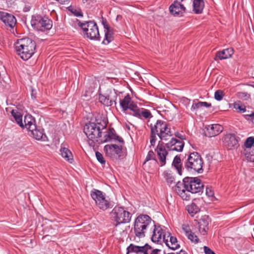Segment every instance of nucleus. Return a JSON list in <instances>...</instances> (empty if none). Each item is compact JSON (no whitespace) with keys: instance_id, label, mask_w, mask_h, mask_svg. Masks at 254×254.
Segmentation results:
<instances>
[{"instance_id":"1","label":"nucleus","mask_w":254,"mask_h":254,"mask_svg":"<svg viewBox=\"0 0 254 254\" xmlns=\"http://www.w3.org/2000/svg\"><path fill=\"white\" fill-rule=\"evenodd\" d=\"M204 185L201 181L197 178L186 177L183 182H178L175 191L184 200H189L190 193L201 194L203 192Z\"/></svg>"},{"instance_id":"2","label":"nucleus","mask_w":254,"mask_h":254,"mask_svg":"<svg viewBox=\"0 0 254 254\" xmlns=\"http://www.w3.org/2000/svg\"><path fill=\"white\" fill-rule=\"evenodd\" d=\"M36 48L35 42L29 38L20 39L15 46L17 54L24 61L28 60L34 55Z\"/></svg>"},{"instance_id":"3","label":"nucleus","mask_w":254,"mask_h":254,"mask_svg":"<svg viewBox=\"0 0 254 254\" xmlns=\"http://www.w3.org/2000/svg\"><path fill=\"white\" fill-rule=\"evenodd\" d=\"M106 124L104 123H89L86 124L84 127V132L88 138V143L90 146L94 147L96 145L98 139L102 134V130L106 129Z\"/></svg>"},{"instance_id":"4","label":"nucleus","mask_w":254,"mask_h":254,"mask_svg":"<svg viewBox=\"0 0 254 254\" xmlns=\"http://www.w3.org/2000/svg\"><path fill=\"white\" fill-rule=\"evenodd\" d=\"M154 226V221L147 215L138 216L135 220L134 231L136 236L142 238L145 236L146 231Z\"/></svg>"},{"instance_id":"5","label":"nucleus","mask_w":254,"mask_h":254,"mask_svg":"<svg viewBox=\"0 0 254 254\" xmlns=\"http://www.w3.org/2000/svg\"><path fill=\"white\" fill-rule=\"evenodd\" d=\"M203 165V160L200 154L196 152L191 153L185 161V167L188 171H194L198 173H202Z\"/></svg>"},{"instance_id":"6","label":"nucleus","mask_w":254,"mask_h":254,"mask_svg":"<svg viewBox=\"0 0 254 254\" xmlns=\"http://www.w3.org/2000/svg\"><path fill=\"white\" fill-rule=\"evenodd\" d=\"M111 216L115 226L129 222L131 218V214L122 207H115L111 212Z\"/></svg>"},{"instance_id":"7","label":"nucleus","mask_w":254,"mask_h":254,"mask_svg":"<svg viewBox=\"0 0 254 254\" xmlns=\"http://www.w3.org/2000/svg\"><path fill=\"white\" fill-rule=\"evenodd\" d=\"M31 25L34 29L43 31L51 29L53 26V22L47 17L38 18L32 20Z\"/></svg>"},{"instance_id":"8","label":"nucleus","mask_w":254,"mask_h":254,"mask_svg":"<svg viewBox=\"0 0 254 254\" xmlns=\"http://www.w3.org/2000/svg\"><path fill=\"white\" fill-rule=\"evenodd\" d=\"M107 144L104 147L106 155L112 158L117 159L121 156L123 150V144Z\"/></svg>"},{"instance_id":"9","label":"nucleus","mask_w":254,"mask_h":254,"mask_svg":"<svg viewBox=\"0 0 254 254\" xmlns=\"http://www.w3.org/2000/svg\"><path fill=\"white\" fill-rule=\"evenodd\" d=\"M115 130L113 128L110 129L107 132H105L104 136H102V134L99 136L98 141L96 143V145L106 142L110 141L112 140L117 141L121 144H124V140L123 139L114 133Z\"/></svg>"},{"instance_id":"10","label":"nucleus","mask_w":254,"mask_h":254,"mask_svg":"<svg viewBox=\"0 0 254 254\" xmlns=\"http://www.w3.org/2000/svg\"><path fill=\"white\" fill-rule=\"evenodd\" d=\"M239 137L234 133H227L222 140L225 146L229 150H233L239 146Z\"/></svg>"},{"instance_id":"11","label":"nucleus","mask_w":254,"mask_h":254,"mask_svg":"<svg viewBox=\"0 0 254 254\" xmlns=\"http://www.w3.org/2000/svg\"><path fill=\"white\" fill-rule=\"evenodd\" d=\"M152 227L154 228L151 235V241L153 243L161 244L164 240V237L167 235V233L160 225L157 226L154 224V226H153Z\"/></svg>"},{"instance_id":"12","label":"nucleus","mask_w":254,"mask_h":254,"mask_svg":"<svg viewBox=\"0 0 254 254\" xmlns=\"http://www.w3.org/2000/svg\"><path fill=\"white\" fill-rule=\"evenodd\" d=\"M117 94L115 92H110L108 95H100L99 100L100 103L107 106L116 105Z\"/></svg>"},{"instance_id":"13","label":"nucleus","mask_w":254,"mask_h":254,"mask_svg":"<svg viewBox=\"0 0 254 254\" xmlns=\"http://www.w3.org/2000/svg\"><path fill=\"white\" fill-rule=\"evenodd\" d=\"M120 104L123 111H126L129 109L132 112V113H134L137 107V105L132 101L128 94L126 95L124 99H120Z\"/></svg>"},{"instance_id":"14","label":"nucleus","mask_w":254,"mask_h":254,"mask_svg":"<svg viewBox=\"0 0 254 254\" xmlns=\"http://www.w3.org/2000/svg\"><path fill=\"white\" fill-rule=\"evenodd\" d=\"M205 128V135L208 137L215 136L223 130V127L219 124L208 125Z\"/></svg>"},{"instance_id":"15","label":"nucleus","mask_w":254,"mask_h":254,"mask_svg":"<svg viewBox=\"0 0 254 254\" xmlns=\"http://www.w3.org/2000/svg\"><path fill=\"white\" fill-rule=\"evenodd\" d=\"M166 146L170 151H182L184 146V142L175 138H172L171 140L166 144Z\"/></svg>"},{"instance_id":"16","label":"nucleus","mask_w":254,"mask_h":254,"mask_svg":"<svg viewBox=\"0 0 254 254\" xmlns=\"http://www.w3.org/2000/svg\"><path fill=\"white\" fill-rule=\"evenodd\" d=\"M0 19L6 26L11 28H13L16 23V20L13 15L3 12L0 13Z\"/></svg>"},{"instance_id":"17","label":"nucleus","mask_w":254,"mask_h":254,"mask_svg":"<svg viewBox=\"0 0 254 254\" xmlns=\"http://www.w3.org/2000/svg\"><path fill=\"white\" fill-rule=\"evenodd\" d=\"M166 245L172 250H176L180 247L177 239L175 237L171 235L170 233H167L165 237H164L163 241Z\"/></svg>"},{"instance_id":"18","label":"nucleus","mask_w":254,"mask_h":254,"mask_svg":"<svg viewBox=\"0 0 254 254\" xmlns=\"http://www.w3.org/2000/svg\"><path fill=\"white\" fill-rule=\"evenodd\" d=\"M156 150L159 157L160 166L165 165L166 163V156L168 154L167 151L162 144L158 145Z\"/></svg>"},{"instance_id":"19","label":"nucleus","mask_w":254,"mask_h":254,"mask_svg":"<svg viewBox=\"0 0 254 254\" xmlns=\"http://www.w3.org/2000/svg\"><path fill=\"white\" fill-rule=\"evenodd\" d=\"M170 13L174 16L179 15L180 13L185 11L186 8L180 2L175 1L169 7Z\"/></svg>"},{"instance_id":"20","label":"nucleus","mask_w":254,"mask_h":254,"mask_svg":"<svg viewBox=\"0 0 254 254\" xmlns=\"http://www.w3.org/2000/svg\"><path fill=\"white\" fill-rule=\"evenodd\" d=\"M91 196L92 198L95 200L96 205L99 208H105L106 205L105 204H102L101 202H99L100 199L101 197H104V193L102 191L96 189H93L91 191Z\"/></svg>"},{"instance_id":"21","label":"nucleus","mask_w":254,"mask_h":254,"mask_svg":"<svg viewBox=\"0 0 254 254\" xmlns=\"http://www.w3.org/2000/svg\"><path fill=\"white\" fill-rule=\"evenodd\" d=\"M79 26L84 32L89 30L92 32H99L97 24L94 21H89L84 23L79 22Z\"/></svg>"},{"instance_id":"22","label":"nucleus","mask_w":254,"mask_h":254,"mask_svg":"<svg viewBox=\"0 0 254 254\" xmlns=\"http://www.w3.org/2000/svg\"><path fill=\"white\" fill-rule=\"evenodd\" d=\"M234 53V50L232 48H227L218 52L216 54L214 60L217 61L218 60H224L230 58Z\"/></svg>"},{"instance_id":"23","label":"nucleus","mask_w":254,"mask_h":254,"mask_svg":"<svg viewBox=\"0 0 254 254\" xmlns=\"http://www.w3.org/2000/svg\"><path fill=\"white\" fill-rule=\"evenodd\" d=\"M131 114L140 119H141L142 117L145 119H148L152 117L150 112L148 110L143 108H139L138 107L134 111V113H131Z\"/></svg>"},{"instance_id":"24","label":"nucleus","mask_w":254,"mask_h":254,"mask_svg":"<svg viewBox=\"0 0 254 254\" xmlns=\"http://www.w3.org/2000/svg\"><path fill=\"white\" fill-rule=\"evenodd\" d=\"M167 124H168L165 121L157 120L154 126H152V125H151V133H154L157 135V134L160 132V131L162 130V129H165Z\"/></svg>"},{"instance_id":"25","label":"nucleus","mask_w":254,"mask_h":254,"mask_svg":"<svg viewBox=\"0 0 254 254\" xmlns=\"http://www.w3.org/2000/svg\"><path fill=\"white\" fill-rule=\"evenodd\" d=\"M35 119L29 115L25 116L24 120V127H25L29 131L36 128Z\"/></svg>"},{"instance_id":"26","label":"nucleus","mask_w":254,"mask_h":254,"mask_svg":"<svg viewBox=\"0 0 254 254\" xmlns=\"http://www.w3.org/2000/svg\"><path fill=\"white\" fill-rule=\"evenodd\" d=\"M209 219L208 216H204L201 218L198 222L199 230L200 233L204 235L208 230Z\"/></svg>"},{"instance_id":"27","label":"nucleus","mask_w":254,"mask_h":254,"mask_svg":"<svg viewBox=\"0 0 254 254\" xmlns=\"http://www.w3.org/2000/svg\"><path fill=\"white\" fill-rule=\"evenodd\" d=\"M204 6L203 0H193V11L195 13L200 14L202 12Z\"/></svg>"},{"instance_id":"28","label":"nucleus","mask_w":254,"mask_h":254,"mask_svg":"<svg viewBox=\"0 0 254 254\" xmlns=\"http://www.w3.org/2000/svg\"><path fill=\"white\" fill-rule=\"evenodd\" d=\"M150 249L151 247L147 244L143 246H138L134 245L133 251L137 253V254H149Z\"/></svg>"},{"instance_id":"29","label":"nucleus","mask_w":254,"mask_h":254,"mask_svg":"<svg viewBox=\"0 0 254 254\" xmlns=\"http://www.w3.org/2000/svg\"><path fill=\"white\" fill-rule=\"evenodd\" d=\"M172 135L173 134L171 131V129L168 127V124L166 125L165 129H162V130L160 131L157 134V135L161 140H167L172 136Z\"/></svg>"},{"instance_id":"30","label":"nucleus","mask_w":254,"mask_h":254,"mask_svg":"<svg viewBox=\"0 0 254 254\" xmlns=\"http://www.w3.org/2000/svg\"><path fill=\"white\" fill-rule=\"evenodd\" d=\"M61 154L66 161L71 163L73 161V156L71 151L66 147H62L60 149Z\"/></svg>"},{"instance_id":"31","label":"nucleus","mask_w":254,"mask_h":254,"mask_svg":"<svg viewBox=\"0 0 254 254\" xmlns=\"http://www.w3.org/2000/svg\"><path fill=\"white\" fill-rule=\"evenodd\" d=\"M172 165L177 171V172L180 175H182L183 173L182 164L181 163V160L180 156H176L173 161Z\"/></svg>"},{"instance_id":"32","label":"nucleus","mask_w":254,"mask_h":254,"mask_svg":"<svg viewBox=\"0 0 254 254\" xmlns=\"http://www.w3.org/2000/svg\"><path fill=\"white\" fill-rule=\"evenodd\" d=\"M151 160H153L155 164L157 163V160L155 159V154L154 152L152 150H150L148 152L146 157L145 160L143 164V167L144 169H147L149 168L148 162L149 161Z\"/></svg>"},{"instance_id":"33","label":"nucleus","mask_w":254,"mask_h":254,"mask_svg":"<svg viewBox=\"0 0 254 254\" xmlns=\"http://www.w3.org/2000/svg\"><path fill=\"white\" fill-rule=\"evenodd\" d=\"M11 115L14 117L16 123L22 127H24V124L22 122V116L20 113L15 110H12Z\"/></svg>"},{"instance_id":"34","label":"nucleus","mask_w":254,"mask_h":254,"mask_svg":"<svg viewBox=\"0 0 254 254\" xmlns=\"http://www.w3.org/2000/svg\"><path fill=\"white\" fill-rule=\"evenodd\" d=\"M31 132V134L37 140H41L43 139L44 133L43 131L38 129L36 126V128L34 129H31L29 131Z\"/></svg>"},{"instance_id":"35","label":"nucleus","mask_w":254,"mask_h":254,"mask_svg":"<svg viewBox=\"0 0 254 254\" xmlns=\"http://www.w3.org/2000/svg\"><path fill=\"white\" fill-rule=\"evenodd\" d=\"M84 38H88L91 40L100 41V33H83Z\"/></svg>"},{"instance_id":"36","label":"nucleus","mask_w":254,"mask_h":254,"mask_svg":"<svg viewBox=\"0 0 254 254\" xmlns=\"http://www.w3.org/2000/svg\"><path fill=\"white\" fill-rule=\"evenodd\" d=\"M187 210L188 212L192 216H193L195 214H196L197 212H198L199 210V209L198 207L197 206V205L192 203L190 205H188L187 207Z\"/></svg>"},{"instance_id":"37","label":"nucleus","mask_w":254,"mask_h":254,"mask_svg":"<svg viewBox=\"0 0 254 254\" xmlns=\"http://www.w3.org/2000/svg\"><path fill=\"white\" fill-rule=\"evenodd\" d=\"M164 178H165L167 182L169 184H172L174 183L175 178L172 174V173L168 172H164Z\"/></svg>"},{"instance_id":"38","label":"nucleus","mask_w":254,"mask_h":254,"mask_svg":"<svg viewBox=\"0 0 254 254\" xmlns=\"http://www.w3.org/2000/svg\"><path fill=\"white\" fill-rule=\"evenodd\" d=\"M113 33H105V39L103 40L102 43L107 45L111 42L113 40Z\"/></svg>"},{"instance_id":"39","label":"nucleus","mask_w":254,"mask_h":254,"mask_svg":"<svg viewBox=\"0 0 254 254\" xmlns=\"http://www.w3.org/2000/svg\"><path fill=\"white\" fill-rule=\"evenodd\" d=\"M186 236L192 243L197 244L199 242V239L197 236L192 231L188 234Z\"/></svg>"},{"instance_id":"40","label":"nucleus","mask_w":254,"mask_h":254,"mask_svg":"<svg viewBox=\"0 0 254 254\" xmlns=\"http://www.w3.org/2000/svg\"><path fill=\"white\" fill-rule=\"evenodd\" d=\"M233 106L234 108L239 110L241 112L244 113L246 111V107L242 105L240 102L234 103Z\"/></svg>"},{"instance_id":"41","label":"nucleus","mask_w":254,"mask_h":254,"mask_svg":"<svg viewBox=\"0 0 254 254\" xmlns=\"http://www.w3.org/2000/svg\"><path fill=\"white\" fill-rule=\"evenodd\" d=\"M99 202H101L102 204H105L106 205V207H105V208H100L101 209L106 210L110 207V202L109 200L105 197V194L104 195V197L101 198Z\"/></svg>"},{"instance_id":"42","label":"nucleus","mask_w":254,"mask_h":254,"mask_svg":"<svg viewBox=\"0 0 254 254\" xmlns=\"http://www.w3.org/2000/svg\"><path fill=\"white\" fill-rule=\"evenodd\" d=\"M224 94L223 91L221 90H218L215 92L214 98L217 101H220L222 99Z\"/></svg>"},{"instance_id":"43","label":"nucleus","mask_w":254,"mask_h":254,"mask_svg":"<svg viewBox=\"0 0 254 254\" xmlns=\"http://www.w3.org/2000/svg\"><path fill=\"white\" fill-rule=\"evenodd\" d=\"M254 143V138L253 137H249L247 138L245 142V146L247 148H250Z\"/></svg>"},{"instance_id":"44","label":"nucleus","mask_w":254,"mask_h":254,"mask_svg":"<svg viewBox=\"0 0 254 254\" xmlns=\"http://www.w3.org/2000/svg\"><path fill=\"white\" fill-rule=\"evenodd\" d=\"M96 157L97 160L102 164H104L106 163V161L103 156V155L98 151L95 153Z\"/></svg>"},{"instance_id":"45","label":"nucleus","mask_w":254,"mask_h":254,"mask_svg":"<svg viewBox=\"0 0 254 254\" xmlns=\"http://www.w3.org/2000/svg\"><path fill=\"white\" fill-rule=\"evenodd\" d=\"M149 254H165L163 251L158 249H153L151 247V249H150Z\"/></svg>"},{"instance_id":"46","label":"nucleus","mask_w":254,"mask_h":254,"mask_svg":"<svg viewBox=\"0 0 254 254\" xmlns=\"http://www.w3.org/2000/svg\"><path fill=\"white\" fill-rule=\"evenodd\" d=\"M182 230L184 231L185 235L187 236L188 234L191 232L190 226L188 224H183L182 226Z\"/></svg>"},{"instance_id":"47","label":"nucleus","mask_w":254,"mask_h":254,"mask_svg":"<svg viewBox=\"0 0 254 254\" xmlns=\"http://www.w3.org/2000/svg\"><path fill=\"white\" fill-rule=\"evenodd\" d=\"M134 248V244H131L127 249V254H137L132 249Z\"/></svg>"},{"instance_id":"48","label":"nucleus","mask_w":254,"mask_h":254,"mask_svg":"<svg viewBox=\"0 0 254 254\" xmlns=\"http://www.w3.org/2000/svg\"><path fill=\"white\" fill-rule=\"evenodd\" d=\"M81 97L83 100L89 101L91 98V93L90 92L86 91Z\"/></svg>"},{"instance_id":"49","label":"nucleus","mask_w":254,"mask_h":254,"mask_svg":"<svg viewBox=\"0 0 254 254\" xmlns=\"http://www.w3.org/2000/svg\"><path fill=\"white\" fill-rule=\"evenodd\" d=\"M201 107V104H200V102H198L197 103H193L190 108V110L192 112L196 111L197 109H198Z\"/></svg>"},{"instance_id":"50","label":"nucleus","mask_w":254,"mask_h":254,"mask_svg":"<svg viewBox=\"0 0 254 254\" xmlns=\"http://www.w3.org/2000/svg\"><path fill=\"white\" fill-rule=\"evenodd\" d=\"M156 141V134L151 132L150 143L151 146H154Z\"/></svg>"},{"instance_id":"51","label":"nucleus","mask_w":254,"mask_h":254,"mask_svg":"<svg viewBox=\"0 0 254 254\" xmlns=\"http://www.w3.org/2000/svg\"><path fill=\"white\" fill-rule=\"evenodd\" d=\"M246 157L248 161L254 162V153L252 151L249 154H246Z\"/></svg>"},{"instance_id":"52","label":"nucleus","mask_w":254,"mask_h":254,"mask_svg":"<svg viewBox=\"0 0 254 254\" xmlns=\"http://www.w3.org/2000/svg\"><path fill=\"white\" fill-rule=\"evenodd\" d=\"M245 118L246 120H250L254 124V113L253 112L250 115H245Z\"/></svg>"},{"instance_id":"53","label":"nucleus","mask_w":254,"mask_h":254,"mask_svg":"<svg viewBox=\"0 0 254 254\" xmlns=\"http://www.w3.org/2000/svg\"><path fill=\"white\" fill-rule=\"evenodd\" d=\"M206 194L209 197H211L213 196L214 192L211 188H206Z\"/></svg>"},{"instance_id":"54","label":"nucleus","mask_w":254,"mask_h":254,"mask_svg":"<svg viewBox=\"0 0 254 254\" xmlns=\"http://www.w3.org/2000/svg\"><path fill=\"white\" fill-rule=\"evenodd\" d=\"M102 23L105 29L107 30V32H110V26L108 25L106 20L103 18Z\"/></svg>"},{"instance_id":"55","label":"nucleus","mask_w":254,"mask_h":254,"mask_svg":"<svg viewBox=\"0 0 254 254\" xmlns=\"http://www.w3.org/2000/svg\"><path fill=\"white\" fill-rule=\"evenodd\" d=\"M204 251L205 254H216L212 250L206 246H204Z\"/></svg>"},{"instance_id":"56","label":"nucleus","mask_w":254,"mask_h":254,"mask_svg":"<svg viewBox=\"0 0 254 254\" xmlns=\"http://www.w3.org/2000/svg\"><path fill=\"white\" fill-rule=\"evenodd\" d=\"M238 96L240 98H244L245 99L248 97L247 94L245 92H239L238 93Z\"/></svg>"},{"instance_id":"57","label":"nucleus","mask_w":254,"mask_h":254,"mask_svg":"<svg viewBox=\"0 0 254 254\" xmlns=\"http://www.w3.org/2000/svg\"><path fill=\"white\" fill-rule=\"evenodd\" d=\"M201 107H210L211 106V104L206 102H200Z\"/></svg>"},{"instance_id":"58","label":"nucleus","mask_w":254,"mask_h":254,"mask_svg":"<svg viewBox=\"0 0 254 254\" xmlns=\"http://www.w3.org/2000/svg\"><path fill=\"white\" fill-rule=\"evenodd\" d=\"M73 13L74 14V15L76 16H82V12L80 11H77L76 10H75Z\"/></svg>"},{"instance_id":"59","label":"nucleus","mask_w":254,"mask_h":254,"mask_svg":"<svg viewBox=\"0 0 254 254\" xmlns=\"http://www.w3.org/2000/svg\"><path fill=\"white\" fill-rule=\"evenodd\" d=\"M56 0L59 1L61 4H64L66 3H68L70 0Z\"/></svg>"},{"instance_id":"60","label":"nucleus","mask_w":254,"mask_h":254,"mask_svg":"<svg viewBox=\"0 0 254 254\" xmlns=\"http://www.w3.org/2000/svg\"><path fill=\"white\" fill-rule=\"evenodd\" d=\"M6 1L7 2L8 6H11L14 2L13 0H6Z\"/></svg>"},{"instance_id":"61","label":"nucleus","mask_w":254,"mask_h":254,"mask_svg":"<svg viewBox=\"0 0 254 254\" xmlns=\"http://www.w3.org/2000/svg\"><path fill=\"white\" fill-rule=\"evenodd\" d=\"M175 136L176 137H178L182 139H184V138L183 137V136L179 132L175 133Z\"/></svg>"},{"instance_id":"62","label":"nucleus","mask_w":254,"mask_h":254,"mask_svg":"<svg viewBox=\"0 0 254 254\" xmlns=\"http://www.w3.org/2000/svg\"><path fill=\"white\" fill-rule=\"evenodd\" d=\"M34 92V90L33 89H32V93H31V96H32V98L34 99L36 98V96H35Z\"/></svg>"},{"instance_id":"63","label":"nucleus","mask_w":254,"mask_h":254,"mask_svg":"<svg viewBox=\"0 0 254 254\" xmlns=\"http://www.w3.org/2000/svg\"><path fill=\"white\" fill-rule=\"evenodd\" d=\"M178 254H188V253L185 251L181 250Z\"/></svg>"},{"instance_id":"64","label":"nucleus","mask_w":254,"mask_h":254,"mask_svg":"<svg viewBox=\"0 0 254 254\" xmlns=\"http://www.w3.org/2000/svg\"><path fill=\"white\" fill-rule=\"evenodd\" d=\"M47 236H46L44 237H43V239L46 238Z\"/></svg>"}]
</instances>
